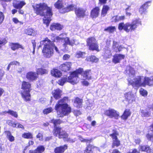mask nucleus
I'll use <instances>...</instances> for the list:
<instances>
[{
  "instance_id": "nucleus-1",
  "label": "nucleus",
  "mask_w": 153,
  "mask_h": 153,
  "mask_svg": "<svg viewBox=\"0 0 153 153\" xmlns=\"http://www.w3.org/2000/svg\"><path fill=\"white\" fill-rule=\"evenodd\" d=\"M125 73L129 77L128 79L129 84L136 89L140 86H145L146 85L149 86L153 85V81L151 79V77L150 78L146 77L143 79V76H137L132 80L131 79V78L133 77L135 75V71L133 68L130 66L127 67Z\"/></svg>"
},
{
  "instance_id": "nucleus-2",
  "label": "nucleus",
  "mask_w": 153,
  "mask_h": 153,
  "mask_svg": "<svg viewBox=\"0 0 153 153\" xmlns=\"http://www.w3.org/2000/svg\"><path fill=\"white\" fill-rule=\"evenodd\" d=\"M33 7L35 13L37 15L44 16L43 19V23L48 26L53 15L52 7L48 6L45 3L36 4L33 5Z\"/></svg>"
},
{
  "instance_id": "nucleus-3",
  "label": "nucleus",
  "mask_w": 153,
  "mask_h": 153,
  "mask_svg": "<svg viewBox=\"0 0 153 153\" xmlns=\"http://www.w3.org/2000/svg\"><path fill=\"white\" fill-rule=\"evenodd\" d=\"M68 101V98L64 97L63 99L59 101L56 105L55 108L59 117H62L71 112V108L67 104Z\"/></svg>"
},
{
  "instance_id": "nucleus-4",
  "label": "nucleus",
  "mask_w": 153,
  "mask_h": 153,
  "mask_svg": "<svg viewBox=\"0 0 153 153\" xmlns=\"http://www.w3.org/2000/svg\"><path fill=\"white\" fill-rule=\"evenodd\" d=\"M83 70L82 68H79L72 72L68 77L66 76L59 79L58 83L61 85H63L66 82H69L73 84L76 83L78 81V75L82 73Z\"/></svg>"
},
{
  "instance_id": "nucleus-5",
  "label": "nucleus",
  "mask_w": 153,
  "mask_h": 153,
  "mask_svg": "<svg viewBox=\"0 0 153 153\" xmlns=\"http://www.w3.org/2000/svg\"><path fill=\"white\" fill-rule=\"evenodd\" d=\"M41 46L44 45L42 52L45 57L47 58L51 57L53 54V47L54 43L48 38H46L45 40L40 42Z\"/></svg>"
},
{
  "instance_id": "nucleus-6",
  "label": "nucleus",
  "mask_w": 153,
  "mask_h": 153,
  "mask_svg": "<svg viewBox=\"0 0 153 153\" xmlns=\"http://www.w3.org/2000/svg\"><path fill=\"white\" fill-rule=\"evenodd\" d=\"M141 24V21L140 19H136L131 23L127 22L124 24L122 22L119 23L118 29L120 31L123 30L126 33L132 32L136 30L139 25Z\"/></svg>"
},
{
  "instance_id": "nucleus-7",
  "label": "nucleus",
  "mask_w": 153,
  "mask_h": 153,
  "mask_svg": "<svg viewBox=\"0 0 153 153\" xmlns=\"http://www.w3.org/2000/svg\"><path fill=\"white\" fill-rule=\"evenodd\" d=\"M66 0H57L54 4L55 7L59 10L60 13H64L73 11L75 8L73 4H69L66 2Z\"/></svg>"
},
{
  "instance_id": "nucleus-8",
  "label": "nucleus",
  "mask_w": 153,
  "mask_h": 153,
  "mask_svg": "<svg viewBox=\"0 0 153 153\" xmlns=\"http://www.w3.org/2000/svg\"><path fill=\"white\" fill-rule=\"evenodd\" d=\"M53 135L56 137L58 136L59 138H63L65 141L69 142H75L76 139H72L68 137V134L65 131L62 130L61 128L57 127H54L53 131Z\"/></svg>"
},
{
  "instance_id": "nucleus-9",
  "label": "nucleus",
  "mask_w": 153,
  "mask_h": 153,
  "mask_svg": "<svg viewBox=\"0 0 153 153\" xmlns=\"http://www.w3.org/2000/svg\"><path fill=\"white\" fill-rule=\"evenodd\" d=\"M31 87V84L28 82L24 81L22 82V89L24 91L22 92V97L26 101H29L30 100V91Z\"/></svg>"
},
{
  "instance_id": "nucleus-10",
  "label": "nucleus",
  "mask_w": 153,
  "mask_h": 153,
  "mask_svg": "<svg viewBox=\"0 0 153 153\" xmlns=\"http://www.w3.org/2000/svg\"><path fill=\"white\" fill-rule=\"evenodd\" d=\"M87 45L89 47L90 50L99 51L97 41L94 37L88 38L87 40Z\"/></svg>"
},
{
  "instance_id": "nucleus-11",
  "label": "nucleus",
  "mask_w": 153,
  "mask_h": 153,
  "mask_svg": "<svg viewBox=\"0 0 153 153\" xmlns=\"http://www.w3.org/2000/svg\"><path fill=\"white\" fill-rule=\"evenodd\" d=\"M75 6V13L76 16L78 18H83L86 16L87 9L82 7H77L76 8V6Z\"/></svg>"
},
{
  "instance_id": "nucleus-12",
  "label": "nucleus",
  "mask_w": 153,
  "mask_h": 153,
  "mask_svg": "<svg viewBox=\"0 0 153 153\" xmlns=\"http://www.w3.org/2000/svg\"><path fill=\"white\" fill-rule=\"evenodd\" d=\"M105 114L111 118H114L117 119L119 117V112L112 109H109L105 112Z\"/></svg>"
},
{
  "instance_id": "nucleus-13",
  "label": "nucleus",
  "mask_w": 153,
  "mask_h": 153,
  "mask_svg": "<svg viewBox=\"0 0 153 153\" xmlns=\"http://www.w3.org/2000/svg\"><path fill=\"white\" fill-rule=\"evenodd\" d=\"M125 97L126 100L128 103H131L135 101L136 95L131 92H129L125 94Z\"/></svg>"
},
{
  "instance_id": "nucleus-14",
  "label": "nucleus",
  "mask_w": 153,
  "mask_h": 153,
  "mask_svg": "<svg viewBox=\"0 0 153 153\" xmlns=\"http://www.w3.org/2000/svg\"><path fill=\"white\" fill-rule=\"evenodd\" d=\"M38 77V74L37 73L32 71L27 73L26 75L27 78L30 81L36 80Z\"/></svg>"
},
{
  "instance_id": "nucleus-15",
  "label": "nucleus",
  "mask_w": 153,
  "mask_h": 153,
  "mask_svg": "<svg viewBox=\"0 0 153 153\" xmlns=\"http://www.w3.org/2000/svg\"><path fill=\"white\" fill-rule=\"evenodd\" d=\"M124 55L121 54H116L113 56L112 62L115 64L120 63L122 59H124Z\"/></svg>"
},
{
  "instance_id": "nucleus-16",
  "label": "nucleus",
  "mask_w": 153,
  "mask_h": 153,
  "mask_svg": "<svg viewBox=\"0 0 153 153\" xmlns=\"http://www.w3.org/2000/svg\"><path fill=\"white\" fill-rule=\"evenodd\" d=\"M26 4L24 1H19L17 0H14L13 3V6L17 9H21Z\"/></svg>"
},
{
  "instance_id": "nucleus-17",
  "label": "nucleus",
  "mask_w": 153,
  "mask_h": 153,
  "mask_svg": "<svg viewBox=\"0 0 153 153\" xmlns=\"http://www.w3.org/2000/svg\"><path fill=\"white\" fill-rule=\"evenodd\" d=\"M100 13V9L98 7H96L91 11L90 16L92 18L97 17Z\"/></svg>"
},
{
  "instance_id": "nucleus-18",
  "label": "nucleus",
  "mask_w": 153,
  "mask_h": 153,
  "mask_svg": "<svg viewBox=\"0 0 153 153\" xmlns=\"http://www.w3.org/2000/svg\"><path fill=\"white\" fill-rule=\"evenodd\" d=\"M63 41L64 43L63 45L65 46L67 45H69L71 46H73L74 44L76 45L78 43L77 42L76 43L75 42V39H72L71 40H70L69 38L66 37L64 40Z\"/></svg>"
},
{
  "instance_id": "nucleus-19",
  "label": "nucleus",
  "mask_w": 153,
  "mask_h": 153,
  "mask_svg": "<svg viewBox=\"0 0 153 153\" xmlns=\"http://www.w3.org/2000/svg\"><path fill=\"white\" fill-rule=\"evenodd\" d=\"M71 65V64L70 62H67L61 65L59 68L61 70L64 71H69Z\"/></svg>"
},
{
  "instance_id": "nucleus-20",
  "label": "nucleus",
  "mask_w": 153,
  "mask_h": 153,
  "mask_svg": "<svg viewBox=\"0 0 153 153\" xmlns=\"http://www.w3.org/2000/svg\"><path fill=\"white\" fill-rule=\"evenodd\" d=\"M11 49L13 51H15L16 49L20 48L22 49H24V47L20 44L17 43H9Z\"/></svg>"
},
{
  "instance_id": "nucleus-21",
  "label": "nucleus",
  "mask_w": 153,
  "mask_h": 153,
  "mask_svg": "<svg viewBox=\"0 0 153 153\" xmlns=\"http://www.w3.org/2000/svg\"><path fill=\"white\" fill-rule=\"evenodd\" d=\"M62 92L61 90L59 89H57L53 91L52 94L54 97L56 99H58L61 97Z\"/></svg>"
},
{
  "instance_id": "nucleus-22",
  "label": "nucleus",
  "mask_w": 153,
  "mask_h": 153,
  "mask_svg": "<svg viewBox=\"0 0 153 153\" xmlns=\"http://www.w3.org/2000/svg\"><path fill=\"white\" fill-rule=\"evenodd\" d=\"M150 4V2L148 1L143 5L139 9V11L140 13L142 14L145 13L147 8Z\"/></svg>"
},
{
  "instance_id": "nucleus-23",
  "label": "nucleus",
  "mask_w": 153,
  "mask_h": 153,
  "mask_svg": "<svg viewBox=\"0 0 153 153\" xmlns=\"http://www.w3.org/2000/svg\"><path fill=\"white\" fill-rule=\"evenodd\" d=\"M63 26L62 25L59 24H53L51 25L50 27V29L52 31L55 30H61L62 29Z\"/></svg>"
},
{
  "instance_id": "nucleus-24",
  "label": "nucleus",
  "mask_w": 153,
  "mask_h": 153,
  "mask_svg": "<svg viewBox=\"0 0 153 153\" xmlns=\"http://www.w3.org/2000/svg\"><path fill=\"white\" fill-rule=\"evenodd\" d=\"M67 148V146L65 145L63 146L56 147L55 149L54 152L55 153H62Z\"/></svg>"
},
{
  "instance_id": "nucleus-25",
  "label": "nucleus",
  "mask_w": 153,
  "mask_h": 153,
  "mask_svg": "<svg viewBox=\"0 0 153 153\" xmlns=\"http://www.w3.org/2000/svg\"><path fill=\"white\" fill-rule=\"evenodd\" d=\"M131 114V112L128 109H126L124 111L123 114L121 117V118L124 120H126L130 116Z\"/></svg>"
},
{
  "instance_id": "nucleus-26",
  "label": "nucleus",
  "mask_w": 153,
  "mask_h": 153,
  "mask_svg": "<svg viewBox=\"0 0 153 153\" xmlns=\"http://www.w3.org/2000/svg\"><path fill=\"white\" fill-rule=\"evenodd\" d=\"M139 148L140 150L141 149L142 151L146 152L148 153H151L153 151L148 146H140Z\"/></svg>"
},
{
  "instance_id": "nucleus-27",
  "label": "nucleus",
  "mask_w": 153,
  "mask_h": 153,
  "mask_svg": "<svg viewBox=\"0 0 153 153\" xmlns=\"http://www.w3.org/2000/svg\"><path fill=\"white\" fill-rule=\"evenodd\" d=\"M45 148L42 146H39L37 149L34 151H30V152L31 153H42L44 151Z\"/></svg>"
},
{
  "instance_id": "nucleus-28",
  "label": "nucleus",
  "mask_w": 153,
  "mask_h": 153,
  "mask_svg": "<svg viewBox=\"0 0 153 153\" xmlns=\"http://www.w3.org/2000/svg\"><path fill=\"white\" fill-rule=\"evenodd\" d=\"M82 102V100L79 98H76L74 100V105L76 107L80 108L81 107Z\"/></svg>"
},
{
  "instance_id": "nucleus-29",
  "label": "nucleus",
  "mask_w": 153,
  "mask_h": 153,
  "mask_svg": "<svg viewBox=\"0 0 153 153\" xmlns=\"http://www.w3.org/2000/svg\"><path fill=\"white\" fill-rule=\"evenodd\" d=\"M51 74L53 76L57 77H60L62 75V74L60 71L57 69H53L52 70L51 72Z\"/></svg>"
},
{
  "instance_id": "nucleus-30",
  "label": "nucleus",
  "mask_w": 153,
  "mask_h": 153,
  "mask_svg": "<svg viewBox=\"0 0 153 153\" xmlns=\"http://www.w3.org/2000/svg\"><path fill=\"white\" fill-rule=\"evenodd\" d=\"M90 72V70H87L82 73V75L85 79L89 80L91 79Z\"/></svg>"
},
{
  "instance_id": "nucleus-31",
  "label": "nucleus",
  "mask_w": 153,
  "mask_h": 153,
  "mask_svg": "<svg viewBox=\"0 0 153 153\" xmlns=\"http://www.w3.org/2000/svg\"><path fill=\"white\" fill-rule=\"evenodd\" d=\"M5 134L8 140L10 142H13L14 140V137L13 136L9 131H6L5 132Z\"/></svg>"
},
{
  "instance_id": "nucleus-32",
  "label": "nucleus",
  "mask_w": 153,
  "mask_h": 153,
  "mask_svg": "<svg viewBox=\"0 0 153 153\" xmlns=\"http://www.w3.org/2000/svg\"><path fill=\"white\" fill-rule=\"evenodd\" d=\"M109 9V7L108 6L104 5L103 6L101 13V16H105L107 13V11Z\"/></svg>"
},
{
  "instance_id": "nucleus-33",
  "label": "nucleus",
  "mask_w": 153,
  "mask_h": 153,
  "mask_svg": "<svg viewBox=\"0 0 153 153\" xmlns=\"http://www.w3.org/2000/svg\"><path fill=\"white\" fill-rule=\"evenodd\" d=\"M37 73L38 74L43 75L44 74H47L48 73V71L44 68H39L36 70Z\"/></svg>"
},
{
  "instance_id": "nucleus-34",
  "label": "nucleus",
  "mask_w": 153,
  "mask_h": 153,
  "mask_svg": "<svg viewBox=\"0 0 153 153\" xmlns=\"http://www.w3.org/2000/svg\"><path fill=\"white\" fill-rule=\"evenodd\" d=\"M85 55V52L81 51H78L75 53V56L77 58H84Z\"/></svg>"
},
{
  "instance_id": "nucleus-35",
  "label": "nucleus",
  "mask_w": 153,
  "mask_h": 153,
  "mask_svg": "<svg viewBox=\"0 0 153 153\" xmlns=\"http://www.w3.org/2000/svg\"><path fill=\"white\" fill-rule=\"evenodd\" d=\"M94 148L95 147L92 145H89L85 150L84 153H93V150Z\"/></svg>"
},
{
  "instance_id": "nucleus-36",
  "label": "nucleus",
  "mask_w": 153,
  "mask_h": 153,
  "mask_svg": "<svg viewBox=\"0 0 153 153\" xmlns=\"http://www.w3.org/2000/svg\"><path fill=\"white\" fill-rule=\"evenodd\" d=\"M86 60L87 61H91L95 62H98L99 59L96 56H92L87 58Z\"/></svg>"
},
{
  "instance_id": "nucleus-37",
  "label": "nucleus",
  "mask_w": 153,
  "mask_h": 153,
  "mask_svg": "<svg viewBox=\"0 0 153 153\" xmlns=\"http://www.w3.org/2000/svg\"><path fill=\"white\" fill-rule=\"evenodd\" d=\"M140 112L141 115L142 116L148 117H149L150 113L147 109L141 110Z\"/></svg>"
},
{
  "instance_id": "nucleus-38",
  "label": "nucleus",
  "mask_w": 153,
  "mask_h": 153,
  "mask_svg": "<svg viewBox=\"0 0 153 153\" xmlns=\"http://www.w3.org/2000/svg\"><path fill=\"white\" fill-rule=\"evenodd\" d=\"M116 30L115 26H110L104 29V31H107L110 33H113Z\"/></svg>"
},
{
  "instance_id": "nucleus-39",
  "label": "nucleus",
  "mask_w": 153,
  "mask_h": 153,
  "mask_svg": "<svg viewBox=\"0 0 153 153\" xmlns=\"http://www.w3.org/2000/svg\"><path fill=\"white\" fill-rule=\"evenodd\" d=\"M4 112L9 114L10 115L16 118H17L18 116L17 113L16 111H14L10 110H9L8 111H5Z\"/></svg>"
},
{
  "instance_id": "nucleus-40",
  "label": "nucleus",
  "mask_w": 153,
  "mask_h": 153,
  "mask_svg": "<svg viewBox=\"0 0 153 153\" xmlns=\"http://www.w3.org/2000/svg\"><path fill=\"white\" fill-rule=\"evenodd\" d=\"M22 137L25 138L31 139L33 138V135L30 132L25 133L22 134Z\"/></svg>"
},
{
  "instance_id": "nucleus-41",
  "label": "nucleus",
  "mask_w": 153,
  "mask_h": 153,
  "mask_svg": "<svg viewBox=\"0 0 153 153\" xmlns=\"http://www.w3.org/2000/svg\"><path fill=\"white\" fill-rule=\"evenodd\" d=\"M120 145V141L117 139L113 140V143L112 145V147L114 148L115 146L118 147Z\"/></svg>"
},
{
  "instance_id": "nucleus-42",
  "label": "nucleus",
  "mask_w": 153,
  "mask_h": 153,
  "mask_svg": "<svg viewBox=\"0 0 153 153\" xmlns=\"http://www.w3.org/2000/svg\"><path fill=\"white\" fill-rule=\"evenodd\" d=\"M51 122L53 124L54 127H56V126L58 124H60L62 123V121L59 119L55 120L53 119L51 121Z\"/></svg>"
},
{
  "instance_id": "nucleus-43",
  "label": "nucleus",
  "mask_w": 153,
  "mask_h": 153,
  "mask_svg": "<svg viewBox=\"0 0 153 153\" xmlns=\"http://www.w3.org/2000/svg\"><path fill=\"white\" fill-rule=\"evenodd\" d=\"M119 46L118 44L116 42L113 41L112 48L116 52H117V49H118Z\"/></svg>"
},
{
  "instance_id": "nucleus-44",
  "label": "nucleus",
  "mask_w": 153,
  "mask_h": 153,
  "mask_svg": "<svg viewBox=\"0 0 153 153\" xmlns=\"http://www.w3.org/2000/svg\"><path fill=\"white\" fill-rule=\"evenodd\" d=\"M118 135V133L117 132L114 131L112 134L110 135V136L112 138L113 140L118 139L117 136Z\"/></svg>"
},
{
  "instance_id": "nucleus-45",
  "label": "nucleus",
  "mask_w": 153,
  "mask_h": 153,
  "mask_svg": "<svg viewBox=\"0 0 153 153\" xmlns=\"http://www.w3.org/2000/svg\"><path fill=\"white\" fill-rule=\"evenodd\" d=\"M139 92L140 94L143 96H146L147 94V91L142 88L140 89Z\"/></svg>"
},
{
  "instance_id": "nucleus-46",
  "label": "nucleus",
  "mask_w": 153,
  "mask_h": 153,
  "mask_svg": "<svg viewBox=\"0 0 153 153\" xmlns=\"http://www.w3.org/2000/svg\"><path fill=\"white\" fill-rule=\"evenodd\" d=\"M52 111L53 109L52 108H49L45 109L43 112L44 114H47L51 112Z\"/></svg>"
},
{
  "instance_id": "nucleus-47",
  "label": "nucleus",
  "mask_w": 153,
  "mask_h": 153,
  "mask_svg": "<svg viewBox=\"0 0 153 153\" xmlns=\"http://www.w3.org/2000/svg\"><path fill=\"white\" fill-rule=\"evenodd\" d=\"M79 140L82 142H91L92 141V139H84L82 138L81 136H79Z\"/></svg>"
},
{
  "instance_id": "nucleus-48",
  "label": "nucleus",
  "mask_w": 153,
  "mask_h": 153,
  "mask_svg": "<svg viewBox=\"0 0 153 153\" xmlns=\"http://www.w3.org/2000/svg\"><path fill=\"white\" fill-rule=\"evenodd\" d=\"M146 137L149 140L153 141V134H148L146 135Z\"/></svg>"
},
{
  "instance_id": "nucleus-49",
  "label": "nucleus",
  "mask_w": 153,
  "mask_h": 153,
  "mask_svg": "<svg viewBox=\"0 0 153 153\" xmlns=\"http://www.w3.org/2000/svg\"><path fill=\"white\" fill-rule=\"evenodd\" d=\"M7 42V41L5 38H0V45H4Z\"/></svg>"
},
{
  "instance_id": "nucleus-50",
  "label": "nucleus",
  "mask_w": 153,
  "mask_h": 153,
  "mask_svg": "<svg viewBox=\"0 0 153 153\" xmlns=\"http://www.w3.org/2000/svg\"><path fill=\"white\" fill-rule=\"evenodd\" d=\"M111 22H119L118 16H113L111 19Z\"/></svg>"
},
{
  "instance_id": "nucleus-51",
  "label": "nucleus",
  "mask_w": 153,
  "mask_h": 153,
  "mask_svg": "<svg viewBox=\"0 0 153 153\" xmlns=\"http://www.w3.org/2000/svg\"><path fill=\"white\" fill-rule=\"evenodd\" d=\"M140 152L137 149H130L127 153H139Z\"/></svg>"
},
{
  "instance_id": "nucleus-52",
  "label": "nucleus",
  "mask_w": 153,
  "mask_h": 153,
  "mask_svg": "<svg viewBox=\"0 0 153 153\" xmlns=\"http://www.w3.org/2000/svg\"><path fill=\"white\" fill-rule=\"evenodd\" d=\"M33 30L32 29H29L26 30V32L28 35H31L33 33Z\"/></svg>"
},
{
  "instance_id": "nucleus-53",
  "label": "nucleus",
  "mask_w": 153,
  "mask_h": 153,
  "mask_svg": "<svg viewBox=\"0 0 153 153\" xmlns=\"http://www.w3.org/2000/svg\"><path fill=\"white\" fill-rule=\"evenodd\" d=\"M4 16L2 12H0V24L2 23L4 20Z\"/></svg>"
},
{
  "instance_id": "nucleus-54",
  "label": "nucleus",
  "mask_w": 153,
  "mask_h": 153,
  "mask_svg": "<svg viewBox=\"0 0 153 153\" xmlns=\"http://www.w3.org/2000/svg\"><path fill=\"white\" fill-rule=\"evenodd\" d=\"M8 124L9 125L13 126V127H16L17 126V123H16L14 122L13 121H10L9 122Z\"/></svg>"
},
{
  "instance_id": "nucleus-55",
  "label": "nucleus",
  "mask_w": 153,
  "mask_h": 153,
  "mask_svg": "<svg viewBox=\"0 0 153 153\" xmlns=\"http://www.w3.org/2000/svg\"><path fill=\"white\" fill-rule=\"evenodd\" d=\"M4 74V72L2 70L0 69V80H1L2 77Z\"/></svg>"
},
{
  "instance_id": "nucleus-56",
  "label": "nucleus",
  "mask_w": 153,
  "mask_h": 153,
  "mask_svg": "<svg viewBox=\"0 0 153 153\" xmlns=\"http://www.w3.org/2000/svg\"><path fill=\"white\" fill-rule=\"evenodd\" d=\"M59 36L60 37V38L64 40L66 37L67 34L66 33H63L59 35Z\"/></svg>"
},
{
  "instance_id": "nucleus-57",
  "label": "nucleus",
  "mask_w": 153,
  "mask_h": 153,
  "mask_svg": "<svg viewBox=\"0 0 153 153\" xmlns=\"http://www.w3.org/2000/svg\"><path fill=\"white\" fill-rule=\"evenodd\" d=\"M70 56L68 54H65L63 56V59L64 60H66L69 58Z\"/></svg>"
},
{
  "instance_id": "nucleus-58",
  "label": "nucleus",
  "mask_w": 153,
  "mask_h": 153,
  "mask_svg": "<svg viewBox=\"0 0 153 153\" xmlns=\"http://www.w3.org/2000/svg\"><path fill=\"white\" fill-rule=\"evenodd\" d=\"M43 136L42 134L39 133L36 136V137L39 139V140H42Z\"/></svg>"
},
{
  "instance_id": "nucleus-59",
  "label": "nucleus",
  "mask_w": 153,
  "mask_h": 153,
  "mask_svg": "<svg viewBox=\"0 0 153 153\" xmlns=\"http://www.w3.org/2000/svg\"><path fill=\"white\" fill-rule=\"evenodd\" d=\"M74 114L76 116H79V115L81 114V112L78 110H75L74 112Z\"/></svg>"
},
{
  "instance_id": "nucleus-60",
  "label": "nucleus",
  "mask_w": 153,
  "mask_h": 153,
  "mask_svg": "<svg viewBox=\"0 0 153 153\" xmlns=\"http://www.w3.org/2000/svg\"><path fill=\"white\" fill-rule=\"evenodd\" d=\"M10 63L11 65H20V63L18 62L15 61L11 62Z\"/></svg>"
},
{
  "instance_id": "nucleus-61",
  "label": "nucleus",
  "mask_w": 153,
  "mask_h": 153,
  "mask_svg": "<svg viewBox=\"0 0 153 153\" xmlns=\"http://www.w3.org/2000/svg\"><path fill=\"white\" fill-rule=\"evenodd\" d=\"M119 21H123L125 19V16H118Z\"/></svg>"
},
{
  "instance_id": "nucleus-62",
  "label": "nucleus",
  "mask_w": 153,
  "mask_h": 153,
  "mask_svg": "<svg viewBox=\"0 0 153 153\" xmlns=\"http://www.w3.org/2000/svg\"><path fill=\"white\" fill-rule=\"evenodd\" d=\"M82 85L86 86H88L89 84V82H88L85 80H84L82 81Z\"/></svg>"
},
{
  "instance_id": "nucleus-63",
  "label": "nucleus",
  "mask_w": 153,
  "mask_h": 153,
  "mask_svg": "<svg viewBox=\"0 0 153 153\" xmlns=\"http://www.w3.org/2000/svg\"><path fill=\"white\" fill-rule=\"evenodd\" d=\"M12 20L13 22L15 24H17L19 22V21L16 18H13Z\"/></svg>"
},
{
  "instance_id": "nucleus-64",
  "label": "nucleus",
  "mask_w": 153,
  "mask_h": 153,
  "mask_svg": "<svg viewBox=\"0 0 153 153\" xmlns=\"http://www.w3.org/2000/svg\"><path fill=\"white\" fill-rule=\"evenodd\" d=\"M17 125L16 127H17V128H21L23 129H24V127L22 125L19 124V123H17Z\"/></svg>"
}]
</instances>
